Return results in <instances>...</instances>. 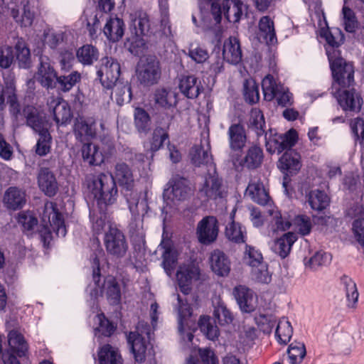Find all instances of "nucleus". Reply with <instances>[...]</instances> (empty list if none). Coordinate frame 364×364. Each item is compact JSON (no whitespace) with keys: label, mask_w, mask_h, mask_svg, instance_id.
Returning a JSON list of instances; mask_svg holds the SVG:
<instances>
[{"label":"nucleus","mask_w":364,"mask_h":364,"mask_svg":"<svg viewBox=\"0 0 364 364\" xmlns=\"http://www.w3.org/2000/svg\"><path fill=\"white\" fill-rule=\"evenodd\" d=\"M266 220L269 222V228L273 232L285 231L291 225L288 219L283 218L277 210L269 211V215L266 216Z\"/></svg>","instance_id":"nucleus-40"},{"label":"nucleus","mask_w":364,"mask_h":364,"mask_svg":"<svg viewBox=\"0 0 364 364\" xmlns=\"http://www.w3.org/2000/svg\"><path fill=\"white\" fill-rule=\"evenodd\" d=\"M120 65L115 59L105 57L101 59L97 71L102 85L106 89H112L119 80Z\"/></svg>","instance_id":"nucleus-9"},{"label":"nucleus","mask_w":364,"mask_h":364,"mask_svg":"<svg viewBox=\"0 0 364 364\" xmlns=\"http://www.w3.org/2000/svg\"><path fill=\"white\" fill-rule=\"evenodd\" d=\"M199 274V268L193 262L179 266L176 272V277L183 293L188 294L193 281L198 280Z\"/></svg>","instance_id":"nucleus-12"},{"label":"nucleus","mask_w":364,"mask_h":364,"mask_svg":"<svg viewBox=\"0 0 364 364\" xmlns=\"http://www.w3.org/2000/svg\"><path fill=\"white\" fill-rule=\"evenodd\" d=\"M27 124L39 135L36 146V154L41 156H46L50 151L51 144L48 122L38 115L30 114L27 117Z\"/></svg>","instance_id":"nucleus-4"},{"label":"nucleus","mask_w":364,"mask_h":364,"mask_svg":"<svg viewBox=\"0 0 364 364\" xmlns=\"http://www.w3.org/2000/svg\"><path fill=\"white\" fill-rule=\"evenodd\" d=\"M191 159L196 166L208 164L211 161V156L209 152V148L206 149L201 146H193L190 152Z\"/></svg>","instance_id":"nucleus-52"},{"label":"nucleus","mask_w":364,"mask_h":364,"mask_svg":"<svg viewBox=\"0 0 364 364\" xmlns=\"http://www.w3.org/2000/svg\"><path fill=\"white\" fill-rule=\"evenodd\" d=\"M8 342L13 353H17L18 356H22L25 354L27 346L21 333L16 331H10L8 335Z\"/></svg>","instance_id":"nucleus-48"},{"label":"nucleus","mask_w":364,"mask_h":364,"mask_svg":"<svg viewBox=\"0 0 364 364\" xmlns=\"http://www.w3.org/2000/svg\"><path fill=\"white\" fill-rule=\"evenodd\" d=\"M84 161L90 165L100 166L106 158V154L99 145L94 143H85L81 149Z\"/></svg>","instance_id":"nucleus-25"},{"label":"nucleus","mask_w":364,"mask_h":364,"mask_svg":"<svg viewBox=\"0 0 364 364\" xmlns=\"http://www.w3.org/2000/svg\"><path fill=\"white\" fill-rule=\"evenodd\" d=\"M81 80V75L77 71L71 73L67 76H60L57 78V82L63 92L70 90Z\"/></svg>","instance_id":"nucleus-63"},{"label":"nucleus","mask_w":364,"mask_h":364,"mask_svg":"<svg viewBox=\"0 0 364 364\" xmlns=\"http://www.w3.org/2000/svg\"><path fill=\"white\" fill-rule=\"evenodd\" d=\"M134 124L140 133H147L151 127V119L149 114L142 108L136 107L134 109Z\"/></svg>","instance_id":"nucleus-53"},{"label":"nucleus","mask_w":364,"mask_h":364,"mask_svg":"<svg viewBox=\"0 0 364 364\" xmlns=\"http://www.w3.org/2000/svg\"><path fill=\"white\" fill-rule=\"evenodd\" d=\"M332 93L343 111L358 112L360 110L363 98L354 88L339 87L332 90Z\"/></svg>","instance_id":"nucleus-10"},{"label":"nucleus","mask_w":364,"mask_h":364,"mask_svg":"<svg viewBox=\"0 0 364 364\" xmlns=\"http://www.w3.org/2000/svg\"><path fill=\"white\" fill-rule=\"evenodd\" d=\"M144 333L149 337V333L140 331L139 326L136 331L130 332L127 336L134 359L138 363L144 362L146 355L147 343L144 336Z\"/></svg>","instance_id":"nucleus-14"},{"label":"nucleus","mask_w":364,"mask_h":364,"mask_svg":"<svg viewBox=\"0 0 364 364\" xmlns=\"http://www.w3.org/2000/svg\"><path fill=\"white\" fill-rule=\"evenodd\" d=\"M245 196L261 205H265L269 200V195L260 179L257 178L250 180L245 191Z\"/></svg>","instance_id":"nucleus-27"},{"label":"nucleus","mask_w":364,"mask_h":364,"mask_svg":"<svg viewBox=\"0 0 364 364\" xmlns=\"http://www.w3.org/2000/svg\"><path fill=\"white\" fill-rule=\"evenodd\" d=\"M300 155L293 151H286L279 159L278 167L285 174H295L301 168Z\"/></svg>","instance_id":"nucleus-26"},{"label":"nucleus","mask_w":364,"mask_h":364,"mask_svg":"<svg viewBox=\"0 0 364 364\" xmlns=\"http://www.w3.org/2000/svg\"><path fill=\"white\" fill-rule=\"evenodd\" d=\"M255 338V329L252 327H245L238 335L236 347L244 350L247 346H250Z\"/></svg>","instance_id":"nucleus-62"},{"label":"nucleus","mask_w":364,"mask_h":364,"mask_svg":"<svg viewBox=\"0 0 364 364\" xmlns=\"http://www.w3.org/2000/svg\"><path fill=\"white\" fill-rule=\"evenodd\" d=\"M208 261L211 270L218 276L226 277L230 273V261L223 252L213 250L210 254Z\"/></svg>","instance_id":"nucleus-20"},{"label":"nucleus","mask_w":364,"mask_h":364,"mask_svg":"<svg viewBox=\"0 0 364 364\" xmlns=\"http://www.w3.org/2000/svg\"><path fill=\"white\" fill-rule=\"evenodd\" d=\"M48 106L53 112L54 119L58 124H65L70 122L73 114L66 101L59 97H52L48 101Z\"/></svg>","instance_id":"nucleus-17"},{"label":"nucleus","mask_w":364,"mask_h":364,"mask_svg":"<svg viewBox=\"0 0 364 364\" xmlns=\"http://www.w3.org/2000/svg\"><path fill=\"white\" fill-rule=\"evenodd\" d=\"M139 82L144 86H151L158 82L161 77L159 62L154 56H143L136 68Z\"/></svg>","instance_id":"nucleus-3"},{"label":"nucleus","mask_w":364,"mask_h":364,"mask_svg":"<svg viewBox=\"0 0 364 364\" xmlns=\"http://www.w3.org/2000/svg\"><path fill=\"white\" fill-rule=\"evenodd\" d=\"M199 193L204 200H215L222 197L221 182L218 177L215 174L206 177Z\"/></svg>","instance_id":"nucleus-22"},{"label":"nucleus","mask_w":364,"mask_h":364,"mask_svg":"<svg viewBox=\"0 0 364 364\" xmlns=\"http://www.w3.org/2000/svg\"><path fill=\"white\" fill-rule=\"evenodd\" d=\"M35 78L43 87L46 88L53 87L55 81H57V73L47 57H40V63Z\"/></svg>","instance_id":"nucleus-15"},{"label":"nucleus","mask_w":364,"mask_h":364,"mask_svg":"<svg viewBox=\"0 0 364 364\" xmlns=\"http://www.w3.org/2000/svg\"><path fill=\"white\" fill-rule=\"evenodd\" d=\"M112 89H113L114 94L112 98L119 105H122L131 100V86L127 82L119 81Z\"/></svg>","instance_id":"nucleus-44"},{"label":"nucleus","mask_w":364,"mask_h":364,"mask_svg":"<svg viewBox=\"0 0 364 364\" xmlns=\"http://www.w3.org/2000/svg\"><path fill=\"white\" fill-rule=\"evenodd\" d=\"M38 185L45 195L52 197L58 191V183L55 176L48 168H41L37 175Z\"/></svg>","instance_id":"nucleus-16"},{"label":"nucleus","mask_w":364,"mask_h":364,"mask_svg":"<svg viewBox=\"0 0 364 364\" xmlns=\"http://www.w3.org/2000/svg\"><path fill=\"white\" fill-rule=\"evenodd\" d=\"M159 248L163 249V267L167 274L171 276L178 259V252L170 245L168 242H162Z\"/></svg>","instance_id":"nucleus-30"},{"label":"nucleus","mask_w":364,"mask_h":364,"mask_svg":"<svg viewBox=\"0 0 364 364\" xmlns=\"http://www.w3.org/2000/svg\"><path fill=\"white\" fill-rule=\"evenodd\" d=\"M169 183L171 186L164 191V198L171 200L173 203L186 198L190 191L186 180L184 178H176Z\"/></svg>","instance_id":"nucleus-24"},{"label":"nucleus","mask_w":364,"mask_h":364,"mask_svg":"<svg viewBox=\"0 0 364 364\" xmlns=\"http://www.w3.org/2000/svg\"><path fill=\"white\" fill-rule=\"evenodd\" d=\"M214 316L222 326L230 324L233 321L232 314L220 301H218L215 306Z\"/></svg>","instance_id":"nucleus-61"},{"label":"nucleus","mask_w":364,"mask_h":364,"mask_svg":"<svg viewBox=\"0 0 364 364\" xmlns=\"http://www.w3.org/2000/svg\"><path fill=\"white\" fill-rule=\"evenodd\" d=\"M107 253L117 258L123 257L128 250V243L123 232L117 226L109 228L104 236Z\"/></svg>","instance_id":"nucleus-7"},{"label":"nucleus","mask_w":364,"mask_h":364,"mask_svg":"<svg viewBox=\"0 0 364 364\" xmlns=\"http://www.w3.org/2000/svg\"><path fill=\"white\" fill-rule=\"evenodd\" d=\"M276 338L281 344H287L293 334V328L290 322L285 318H282L278 322L276 331Z\"/></svg>","instance_id":"nucleus-47"},{"label":"nucleus","mask_w":364,"mask_h":364,"mask_svg":"<svg viewBox=\"0 0 364 364\" xmlns=\"http://www.w3.org/2000/svg\"><path fill=\"white\" fill-rule=\"evenodd\" d=\"M244 97L249 103H256L259 101V87L254 79L249 78L245 81Z\"/></svg>","instance_id":"nucleus-58"},{"label":"nucleus","mask_w":364,"mask_h":364,"mask_svg":"<svg viewBox=\"0 0 364 364\" xmlns=\"http://www.w3.org/2000/svg\"><path fill=\"white\" fill-rule=\"evenodd\" d=\"M262 159V149L257 146H253L247 150L241 164L247 168H255L261 164Z\"/></svg>","instance_id":"nucleus-45"},{"label":"nucleus","mask_w":364,"mask_h":364,"mask_svg":"<svg viewBox=\"0 0 364 364\" xmlns=\"http://www.w3.org/2000/svg\"><path fill=\"white\" fill-rule=\"evenodd\" d=\"M95 326L94 330L101 334L109 336L114 331V326L110 323L102 314H98L95 317Z\"/></svg>","instance_id":"nucleus-60"},{"label":"nucleus","mask_w":364,"mask_h":364,"mask_svg":"<svg viewBox=\"0 0 364 364\" xmlns=\"http://www.w3.org/2000/svg\"><path fill=\"white\" fill-rule=\"evenodd\" d=\"M342 282L345 286L346 297L348 301V307L355 309L358 300L359 294L357 290L355 283L349 277H343Z\"/></svg>","instance_id":"nucleus-54"},{"label":"nucleus","mask_w":364,"mask_h":364,"mask_svg":"<svg viewBox=\"0 0 364 364\" xmlns=\"http://www.w3.org/2000/svg\"><path fill=\"white\" fill-rule=\"evenodd\" d=\"M234 293L242 311L250 313L256 309L257 297L252 291L245 287L240 286L235 287Z\"/></svg>","instance_id":"nucleus-21"},{"label":"nucleus","mask_w":364,"mask_h":364,"mask_svg":"<svg viewBox=\"0 0 364 364\" xmlns=\"http://www.w3.org/2000/svg\"><path fill=\"white\" fill-rule=\"evenodd\" d=\"M168 139V134L162 128L154 129L150 141L146 143L145 147L151 151H158L162 146L166 139Z\"/></svg>","instance_id":"nucleus-57"},{"label":"nucleus","mask_w":364,"mask_h":364,"mask_svg":"<svg viewBox=\"0 0 364 364\" xmlns=\"http://www.w3.org/2000/svg\"><path fill=\"white\" fill-rule=\"evenodd\" d=\"M77 58L83 65H92L98 59L97 50L91 45H85L77 51Z\"/></svg>","instance_id":"nucleus-50"},{"label":"nucleus","mask_w":364,"mask_h":364,"mask_svg":"<svg viewBox=\"0 0 364 364\" xmlns=\"http://www.w3.org/2000/svg\"><path fill=\"white\" fill-rule=\"evenodd\" d=\"M132 26L137 36L145 35L150 28L149 19L146 13L136 11L131 14Z\"/></svg>","instance_id":"nucleus-42"},{"label":"nucleus","mask_w":364,"mask_h":364,"mask_svg":"<svg viewBox=\"0 0 364 364\" xmlns=\"http://www.w3.org/2000/svg\"><path fill=\"white\" fill-rule=\"evenodd\" d=\"M15 49L19 67L28 68L31 63V53L25 41L21 38L18 39L16 43Z\"/></svg>","instance_id":"nucleus-49"},{"label":"nucleus","mask_w":364,"mask_h":364,"mask_svg":"<svg viewBox=\"0 0 364 364\" xmlns=\"http://www.w3.org/2000/svg\"><path fill=\"white\" fill-rule=\"evenodd\" d=\"M198 326L204 335L209 339L215 341L219 336L218 328L210 322V317L202 316L198 321Z\"/></svg>","instance_id":"nucleus-59"},{"label":"nucleus","mask_w":364,"mask_h":364,"mask_svg":"<svg viewBox=\"0 0 364 364\" xmlns=\"http://www.w3.org/2000/svg\"><path fill=\"white\" fill-rule=\"evenodd\" d=\"M15 4L12 7L11 14L15 21L22 27H28L32 24L33 14L31 11L26 0H11Z\"/></svg>","instance_id":"nucleus-18"},{"label":"nucleus","mask_w":364,"mask_h":364,"mask_svg":"<svg viewBox=\"0 0 364 364\" xmlns=\"http://www.w3.org/2000/svg\"><path fill=\"white\" fill-rule=\"evenodd\" d=\"M218 222L213 216L203 218L197 225V237L198 241L203 245L213 242L218 237Z\"/></svg>","instance_id":"nucleus-11"},{"label":"nucleus","mask_w":364,"mask_h":364,"mask_svg":"<svg viewBox=\"0 0 364 364\" xmlns=\"http://www.w3.org/2000/svg\"><path fill=\"white\" fill-rule=\"evenodd\" d=\"M352 230L356 240L364 246V213L361 210L353 222Z\"/></svg>","instance_id":"nucleus-64"},{"label":"nucleus","mask_w":364,"mask_h":364,"mask_svg":"<svg viewBox=\"0 0 364 364\" xmlns=\"http://www.w3.org/2000/svg\"><path fill=\"white\" fill-rule=\"evenodd\" d=\"M327 55L332 70L333 82L332 90L339 87H349L354 82V67L351 63H347L340 56L338 50H327Z\"/></svg>","instance_id":"nucleus-2"},{"label":"nucleus","mask_w":364,"mask_h":364,"mask_svg":"<svg viewBox=\"0 0 364 364\" xmlns=\"http://www.w3.org/2000/svg\"><path fill=\"white\" fill-rule=\"evenodd\" d=\"M262 87L264 100L272 101L274 99L277 92H279L280 88L284 87V85L277 82L271 75H267L262 80Z\"/></svg>","instance_id":"nucleus-41"},{"label":"nucleus","mask_w":364,"mask_h":364,"mask_svg":"<svg viewBox=\"0 0 364 364\" xmlns=\"http://www.w3.org/2000/svg\"><path fill=\"white\" fill-rule=\"evenodd\" d=\"M223 60L226 62L237 65L242 60V50L239 41L236 38L230 37L223 44Z\"/></svg>","instance_id":"nucleus-28"},{"label":"nucleus","mask_w":364,"mask_h":364,"mask_svg":"<svg viewBox=\"0 0 364 364\" xmlns=\"http://www.w3.org/2000/svg\"><path fill=\"white\" fill-rule=\"evenodd\" d=\"M229 145L232 150L242 149L246 143V134L244 127L238 124H232L228 131Z\"/></svg>","instance_id":"nucleus-32"},{"label":"nucleus","mask_w":364,"mask_h":364,"mask_svg":"<svg viewBox=\"0 0 364 364\" xmlns=\"http://www.w3.org/2000/svg\"><path fill=\"white\" fill-rule=\"evenodd\" d=\"M74 132L76 139L82 142L95 138L97 134L95 119L92 117L77 119L75 124Z\"/></svg>","instance_id":"nucleus-19"},{"label":"nucleus","mask_w":364,"mask_h":364,"mask_svg":"<svg viewBox=\"0 0 364 364\" xmlns=\"http://www.w3.org/2000/svg\"><path fill=\"white\" fill-rule=\"evenodd\" d=\"M308 202L313 210H322L328 206L330 199L324 191L316 189L309 192Z\"/></svg>","instance_id":"nucleus-43"},{"label":"nucleus","mask_w":364,"mask_h":364,"mask_svg":"<svg viewBox=\"0 0 364 364\" xmlns=\"http://www.w3.org/2000/svg\"><path fill=\"white\" fill-rule=\"evenodd\" d=\"M330 260V256L323 251H318L310 258L304 259V265L311 270H316L318 268L326 265Z\"/></svg>","instance_id":"nucleus-55"},{"label":"nucleus","mask_w":364,"mask_h":364,"mask_svg":"<svg viewBox=\"0 0 364 364\" xmlns=\"http://www.w3.org/2000/svg\"><path fill=\"white\" fill-rule=\"evenodd\" d=\"M3 201L9 209H20L23 208L26 202V193L18 188L10 187L6 191Z\"/></svg>","instance_id":"nucleus-29"},{"label":"nucleus","mask_w":364,"mask_h":364,"mask_svg":"<svg viewBox=\"0 0 364 364\" xmlns=\"http://www.w3.org/2000/svg\"><path fill=\"white\" fill-rule=\"evenodd\" d=\"M225 235L226 238L234 243H244L247 239V231L241 224L232 221L226 226Z\"/></svg>","instance_id":"nucleus-36"},{"label":"nucleus","mask_w":364,"mask_h":364,"mask_svg":"<svg viewBox=\"0 0 364 364\" xmlns=\"http://www.w3.org/2000/svg\"><path fill=\"white\" fill-rule=\"evenodd\" d=\"M242 260L250 269L265 262L260 250L250 245H245Z\"/></svg>","instance_id":"nucleus-38"},{"label":"nucleus","mask_w":364,"mask_h":364,"mask_svg":"<svg viewBox=\"0 0 364 364\" xmlns=\"http://www.w3.org/2000/svg\"><path fill=\"white\" fill-rule=\"evenodd\" d=\"M179 88L181 92L188 98H195L200 93V86L196 77L189 75L181 79Z\"/></svg>","instance_id":"nucleus-39"},{"label":"nucleus","mask_w":364,"mask_h":364,"mask_svg":"<svg viewBox=\"0 0 364 364\" xmlns=\"http://www.w3.org/2000/svg\"><path fill=\"white\" fill-rule=\"evenodd\" d=\"M115 180L127 190L133 187L134 178L127 164L122 162L116 164L114 178L111 174L100 173L89 179L88 189L98 204L109 205L117 200L118 191Z\"/></svg>","instance_id":"nucleus-1"},{"label":"nucleus","mask_w":364,"mask_h":364,"mask_svg":"<svg viewBox=\"0 0 364 364\" xmlns=\"http://www.w3.org/2000/svg\"><path fill=\"white\" fill-rule=\"evenodd\" d=\"M306 353L305 346L301 342L291 343L287 350L290 364H300Z\"/></svg>","instance_id":"nucleus-51"},{"label":"nucleus","mask_w":364,"mask_h":364,"mask_svg":"<svg viewBox=\"0 0 364 364\" xmlns=\"http://www.w3.org/2000/svg\"><path fill=\"white\" fill-rule=\"evenodd\" d=\"M343 25L345 30L348 33H353L358 27V21L354 11L343 6L342 9Z\"/></svg>","instance_id":"nucleus-56"},{"label":"nucleus","mask_w":364,"mask_h":364,"mask_svg":"<svg viewBox=\"0 0 364 364\" xmlns=\"http://www.w3.org/2000/svg\"><path fill=\"white\" fill-rule=\"evenodd\" d=\"M4 83L5 90L4 86L0 82V110H3L6 105L5 92L7 94L8 102L11 106H14L17 102L16 95L15 94L16 87L14 77L9 75L8 77L4 78Z\"/></svg>","instance_id":"nucleus-37"},{"label":"nucleus","mask_w":364,"mask_h":364,"mask_svg":"<svg viewBox=\"0 0 364 364\" xmlns=\"http://www.w3.org/2000/svg\"><path fill=\"white\" fill-rule=\"evenodd\" d=\"M250 274L251 279L256 283L268 284L272 280V274L266 262L251 268Z\"/></svg>","instance_id":"nucleus-46"},{"label":"nucleus","mask_w":364,"mask_h":364,"mask_svg":"<svg viewBox=\"0 0 364 364\" xmlns=\"http://www.w3.org/2000/svg\"><path fill=\"white\" fill-rule=\"evenodd\" d=\"M94 263L97 267L99 266V262L97 259H95ZM98 276L99 268L97 267V271L94 270L93 272L95 281H96V277ZM95 284L97 288H95L94 291L90 293L91 296L97 298L99 295L105 294L110 304H119L121 299V290L119 284L114 277L108 276L102 285L98 284V282H95Z\"/></svg>","instance_id":"nucleus-5"},{"label":"nucleus","mask_w":364,"mask_h":364,"mask_svg":"<svg viewBox=\"0 0 364 364\" xmlns=\"http://www.w3.org/2000/svg\"><path fill=\"white\" fill-rule=\"evenodd\" d=\"M178 300L180 304L178 331L181 341L186 344H188L193 341V333L197 329L196 318L192 315L189 305L184 303L181 304V301L179 297H178Z\"/></svg>","instance_id":"nucleus-6"},{"label":"nucleus","mask_w":364,"mask_h":364,"mask_svg":"<svg viewBox=\"0 0 364 364\" xmlns=\"http://www.w3.org/2000/svg\"><path fill=\"white\" fill-rule=\"evenodd\" d=\"M43 220L44 223H50L52 230L56 232L58 237L65 236L67 230L64 220L61 214L58 213L55 204L53 202H47L45 204Z\"/></svg>","instance_id":"nucleus-13"},{"label":"nucleus","mask_w":364,"mask_h":364,"mask_svg":"<svg viewBox=\"0 0 364 364\" xmlns=\"http://www.w3.org/2000/svg\"><path fill=\"white\" fill-rule=\"evenodd\" d=\"M124 24L123 21L117 17L108 19L104 26L103 32L111 41H118L124 35Z\"/></svg>","instance_id":"nucleus-31"},{"label":"nucleus","mask_w":364,"mask_h":364,"mask_svg":"<svg viewBox=\"0 0 364 364\" xmlns=\"http://www.w3.org/2000/svg\"><path fill=\"white\" fill-rule=\"evenodd\" d=\"M296 240L297 237L294 232L285 233L282 237L275 240L272 250L282 258H285L289 254L291 247Z\"/></svg>","instance_id":"nucleus-35"},{"label":"nucleus","mask_w":364,"mask_h":364,"mask_svg":"<svg viewBox=\"0 0 364 364\" xmlns=\"http://www.w3.org/2000/svg\"><path fill=\"white\" fill-rule=\"evenodd\" d=\"M209 1L212 2L211 10L215 25L220 23L222 13L230 22H237L240 19L242 13V2L240 0H225L223 3V9L218 0Z\"/></svg>","instance_id":"nucleus-8"},{"label":"nucleus","mask_w":364,"mask_h":364,"mask_svg":"<svg viewBox=\"0 0 364 364\" xmlns=\"http://www.w3.org/2000/svg\"><path fill=\"white\" fill-rule=\"evenodd\" d=\"M259 39L262 40L268 46L277 44V38L273 20L267 16L262 17L258 23Z\"/></svg>","instance_id":"nucleus-23"},{"label":"nucleus","mask_w":364,"mask_h":364,"mask_svg":"<svg viewBox=\"0 0 364 364\" xmlns=\"http://www.w3.org/2000/svg\"><path fill=\"white\" fill-rule=\"evenodd\" d=\"M176 93L171 88L159 87L156 90L154 99L156 105L168 109L176 105Z\"/></svg>","instance_id":"nucleus-34"},{"label":"nucleus","mask_w":364,"mask_h":364,"mask_svg":"<svg viewBox=\"0 0 364 364\" xmlns=\"http://www.w3.org/2000/svg\"><path fill=\"white\" fill-rule=\"evenodd\" d=\"M98 364H122L123 360L118 350L107 344L98 350Z\"/></svg>","instance_id":"nucleus-33"}]
</instances>
